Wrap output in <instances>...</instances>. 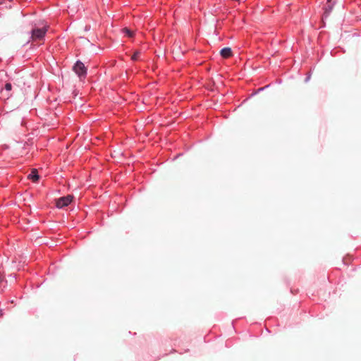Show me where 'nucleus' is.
I'll return each instance as SVG.
<instances>
[{"mask_svg": "<svg viewBox=\"0 0 361 361\" xmlns=\"http://www.w3.org/2000/svg\"><path fill=\"white\" fill-rule=\"evenodd\" d=\"M73 196L68 195L66 197H62L56 200V207L58 208H63L68 206L73 200Z\"/></svg>", "mask_w": 361, "mask_h": 361, "instance_id": "obj_3", "label": "nucleus"}, {"mask_svg": "<svg viewBox=\"0 0 361 361\" xmlns=\"http://www.w3.org/2000/svg\"><path fill=\"white\" fill-rule=\"evenodd\" d=\"M2 279H2V276L0 275V282H1V281H2Z\"/></svg>", "mask_w": 361, "mask_h": 361, "instance_id": "obj_12", "label": "nucleus"}, {"mask_svg": "<svg viewBox=\"0 0 361 361\" xmlns=\"http://www.w3.org/2000/svg\"><path fill=\"white\" fill-rule=\"evenodd\" d=\"M122 32L131 37L133 36V32L127 27L122 29Z\"/></svg>", "mask_w": 361, "mask_h": 361, "instance_id": "obj_9", "label": "nucleus"}, {"mask_svg": "<svg viewBox=\"0 0 361 361\" xmlns=\"http://www.w3.org/2000/svg\"><path fill=\"white\" fill-rule=\"evenodd\" d=\"M1 121L6 125L10 124L16 118V114L12 112H6L3 114H0Z\"/></svg>", "mask_w": 361, "mask_h": 361, "instance_id": "obj_4", "label": "nucleus"}, {"mask_svg": "<svg viewBox=\"0 0 361 361\" xmlns=\"http://www.w3.org/2000/svg\"><path fill=\"white\" fill-rule=\"evenodd\" d=\"M140 51H135L131 57L132 60H133V61L137 60L138 59V57L140 56Z\"/></svg>", "mask_w": 361, "mask_h": 361, "instance_id": "obj_10", "label": "nucleus"}, {"mask_svg": "<svg viewBox=\"0 0 361 361\" xmlns=\"http://www.w3.org/2000/svg\"><path fill=\"white\" fill-rule=\"evenodd\" d=\"M27 178L35 183L37 182L39 179V176L37 173V169H32Z\"/></svg>", "mask_w": 361, "mask_h": 361, "instance_id": "obj_7", "label": "nucleus"}, {"mask_svg": "<svg viewBox=\"0 0 361 361\" xmlns=\"http://www.w3.org/2000/svg\"><path fill=\"white\" fill-rule=\"evenodd\" d=\"M4 0H0V4H1L4 2Z\"/></svg>", "mask_w": 361, "mask_h": 361, "instance_id": "obj_13", "label": "nucleus"}, {"mask_svg": "<svg viewBox=\"0 0 361 361\" xmlns=\"http://www.w3.org/2000/svg\"><path fill=\"white\" fill-rule=\"evenodd\" d=\"M12 90V85L8 82L5 85L4 89L1 91V97L4 99H8L11 97V91Z\"/></svg>", "mask_w": 361, "mask_h": 361, "instance_id": "obj_5", "label": "nucleus"}, {"mask_svg": "<svg viewBox=\"0 0 361 361\" xmlns=\"http://www.w3.org/2000/svg\"><path fill=\"white\" fill-rule=\"evenodd\" d=\"M221 56L224 59H228L232 56V50L229 47H225L221 50Z\"/></svg>", "mask_w": 361, "mask_h": 361, "instance_id": "obj_6", "label": "nucleus"}, {"mask_svg": "<svg viewBox=\"0 0 361 361\" xmlns=\"http://www.w3.org/2000/svg\"><path fill=\"white\" fill-rule=\"evenodd\" d=\"M334 5L331 4V0H327L326 6L324 8V15L325 18L328 17L333 9Z\"/></svg>", "mask_w": 361, "mask_h": 361, "instance_id": "obj_8", "label": "nucleus"}, {"mask_svg": "<svg viewBox=\"0 0 361 361\" xmlns=\"http://www.w3.org/2000/svg\"><path fill=\"white\" fill-rule=\"evenodd\" d=\"M4 314L3 310L0 309V317H2Z\"/></svg>", "mask_w": 361, "mask_h": 361, "instance_id": "obj_11", "label": "nucleus"}, {"mask_svg": "<svg viewBox=\"0 0 361 361\" xmlns=\"http://www.w3.org/2000/svg\"><path fill=\"white\" fill-rule=\"evenodd\" d=\"M73 71L80 77H85L87 73V68L83 63L78 61L73 66Z\"/></svg>", "mask_w": 361, "mask_h": 361, "instance_id": "obj_2", "label": "nucleus"}, {"mask_svg": "<svg viewBox=\"0 0 361 361\" xmlns=\"http://www.w3.org/2000/svg\"><path fill=\"white\" fill-rule=\"evenodd\" d=\"M48 30V25H45L42 27H38L36 25H34L31 30V39L32 41L42 40L44 39L47 32Z\"/></svg>", "mask_w": 361, "mask_h": 361, "instance_id": "obj_1", "label": "nucleus"}]
</instances>
